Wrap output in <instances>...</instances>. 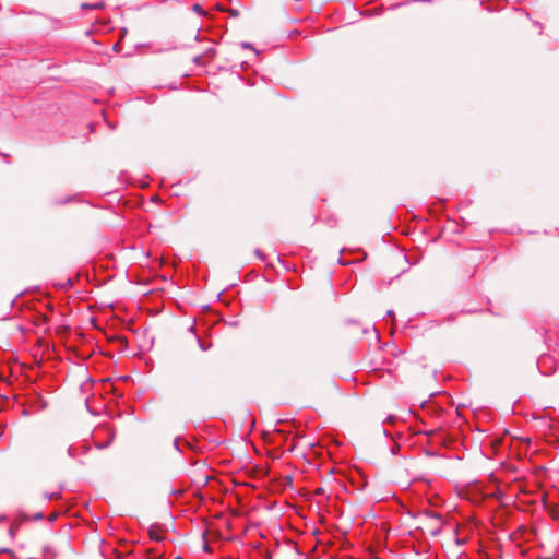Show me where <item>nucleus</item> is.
Here are the masks:
<instances>
[{"instance_id": "nucleus-1", "label": "nucleus", "mask_w": 559, "mask_h": 559, "mask_svg": "<svg viewBox=\"0 0 559 559\" xmlns=\"http://www.w3.org/2000/svg\"><path fill=\"white\" fill-rule=\"evenodd\" d=\"M148 534H150L151 539L156 540V542H160L165 538L163 532L160 530H158L157 527H151L148 530Z\"/></svg>"}, {"instance_id": "nucleus-2", "label": "nucleus", "mask_w": 559, "mask_h": 559, "mask_svg": "<svg viewBox=\"0 0 559 559\" xmlns=\"http://www.w3.org/2000/svg\"><path fill=\"white\" fill-rule=\"evenodd\" d=\"M82 8L83 9H103L104 8V3L103 2L95 3V4L83 3Z\"/></svg>"}, {"instance_id": "nucleus-3", "label": "nucleus", "mask_w": 559, "mask_h": 559, "mask_svg": "<svg viewBox=\"0 0 559 559\" xmlns=\"http://www.w3.org/2000/svg\"><path fill=\"white\" fill-rule=\"evenodd\" d=\"M192 9H193V11H194V12H197V13H203V10H202L201 5H200V4H198V3H197V4H194Z\"/></svg>"}, {"instance_id": "nucleus-4", "label": "nucleus", "mask_w": 559, "mask_h": 559, "mask_svg": "<svg viewBox=\"0 0 559 559\" xmlns=\"http://www.w3.org/2000/svg\"><path fill=\"white\" fill-rule=\"evenodd\" d=\"M41 452H43V449H41V448H37V449H35V451H34V455H35L36 457H39V456L41 455Z\"/></svg>"}, {"instance_id": "nucleus-5", "label": "nucleus", "mask_w": 559, "mask_h": 559, "mask_svg": "<svg viewBox=\"0 0 559 559\" xmlns=\"http://www.w3.org/2000/svg\"><path fill=\"white\" fill-rule=\"evenodd\" d=\"M500 443H501V440L500 439H496V440L492 441V447L497 448V447L500 445Z\"/></svg>"}, {"instance_id": "nucleus-6", "label": "nucleus", "mask_w": 559, "mask_h": 559, "mask_svg": "<svg viewBox=\"0 0 559 559\" xmlns=\"http://www.w3.org/2000/svg\"><path fill=\"white\" fill-rule=\"evenodd\" d=\"M324 492V489L323 488H318L316 489L314 493L316 495H322Z\"/></svg>"}, {"instance_id": "nucleus-7", "label": "nucleus", "mask_w": 559, "mask_h": 559, "mask_svg": "<svg viewBox=\"0 0 559 559\" xmlns=\"http://www.w3.org/2000/svg\"><path fill=\"white\" fill-rule=\"evenodd\" d=\"M41 518H43V514H41L40 512H39V513H36V514L34 515V519H35V520H40Z\"/></svg>"}, {"instance_id": "nucleus-8", "label": "nucleus", "mask_w": 559, "mask_h": 559, "mask_svg": "<svg viewBox=\"0 0 559 559\" xmlns=\"http://www.w3.org/2000/svg\"><path fill=\"white\" fill-rule=\"evenodd\" d=\"M203 549L207 552L211 551V547L207 544H204Z\"/></svg>"}, {"instance_id": "nucleus-9", "label": "nucleus", "mask_w": 559, "mask_h": 559, "mask_svg": "<svg viewBox=\"0 0 559 559\" xmlns=\"http://www.w3.org/2000/svg\"><path fill=\"white\" fill-rule=\"evenodd\" d=\"M57 514L52 513L49 515V521H53L56 519Z\"/></svg>"}, {"instance_id": "nucleus-10", "label": "nucleus", "mask_w": 559, "mask_h": 559, "mask_svg": "<svg viewBox=\"0 0 559 559\" xmlns=\"http://www.w3.org/2000/svg\"><path fill=\"white\" fill-rule=\"evenodd\" d=\"M552 516H554V518H557V516H558L557 511H554V512H552Z\"/></svg>"}]
</instances>
